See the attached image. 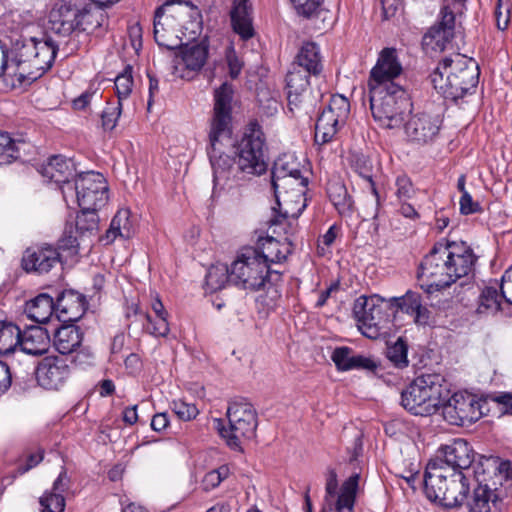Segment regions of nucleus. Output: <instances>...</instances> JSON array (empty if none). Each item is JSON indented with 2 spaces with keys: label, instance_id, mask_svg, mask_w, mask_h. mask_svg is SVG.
I'll return each instance as SVG.
<instances>
[{
  "label": "nucleus",
  "instance_id": "obj_43",
  "mask_svg": "<svg viewBox=\"0 0 512 512\" xmlns=\"http://www.w3.org/2000/svg\"><path fill=\"white\" fill-rule=\"evenodd\" d=\"M389 301L390 304H392L391 307L393 308L394 316L398 311L411 315L415 309H419L422 296L418 292L408 290L405 295L401 297H391Z\"/></svg>",
  "mask_w": 512,
  "mask_h": 512
},
{
  "label": "nucleus",
  "instance_id": "obj_51",
  "mask_svg": "<svg viewBox=\"0 0 512 512\" xmlns=\"http://www.w3.org/2000/svg\"><path fill=\"white\" fill-rule=\"evenodd\" d=\"M122 113V103L116 101L114 103H107V106L101 113V124L105 131H112L118 122Z\"/></svg>",
  "mask_w": 512,
  "mask_h": 512
},
{
  "label": "nucleus",
  "instance_id": "obj_46",
  "mask_svg": "<svg viewBox=\"0 0 512 512\" xmlns=\"http://www.w3.org/2000/svg\"><path fill=\"white\" fill-rule=\"evenodd\" d=\"M500 297L495 287H485L479 296V305L477 312L495 313L500 309Z\"/></svg>",
  "mask_w": 512,
  "mask_h": 512
},
{
  "label": "nucleus",
  "instance_id": "obj_63",
  "mask_svg": "<svg viewBox=\"0 0 512 512\" xmlns=\"http://www.w3.org/2000/svg\"><path fill=\"white\" fill-rule=\"evenodd\" d=\"M460 212L463 215H469L481 211V206L478 202L473 201L469 192H465L460 198Z\"/></svg>",
  "mask_w": 512,
  "mask_h": 512
},
{
  "label": "nucleus",
  "instance_id": "obj_29",
  "mask_svg": "<svg viewBox=\"0 0 512 512\" xmlns=\"http://www.w3.org/2000/svg\"><path fill=\"white\" fill-rule=\"evenodd\" d=\"M252 7L249 0H234L230 11V18L233 30L243 39L253 36L251 17Z\"/></svg>",
  "mask_w": 512,
  "mask_h": 512
},
{
  "label": "nucleus",
  "instance_id": "obj_64",
  "mask_svg": "<svg viewBox=\"0 0 512 512\" xmlns=\"http://www.w3.org/2000/svg\"><path fill=\"white\" fill-rule=\"evenodd\" d=\"M71 485V479L67 474L65 468H62V471L59 473L58 477L53 482V486L51 492L60 493L63 495Z\"/></svg>",
  "mask_w": 512,
  "mask_h": 512
},
{
  "label": "nucleus",
  "instance_id": "obj_17",
  "mask_svg": "<svg viewBox=\"0 0 512 512\" xmlns=\"http://www.w3.org/2000/svg\"><path fill=\"white\" fill-rule=\"evenodd\" d=\"M445 253V245L437 243L420 264V276L426 277L429 287L435 290H441L454 283L448 259L444 258Z\"/></svg>",
  "mask_w": 512,
  "mask_h": 512
},
{
  "label": "nucleus",
  "instance_id": "obj_53",
  "mask_svg": "<svg viewBox=\"0 0 512 512\" xmlns=\"http://www.w3.org/2000/svg\"><path fill=\"white\" fill-rule=\"evenodd\" d=\"M324 110L329 111L345 123L350 113V103L343 95H332L328 106Z\"/></svg>",
  "mask_w": 512,
  "mask_h": 512
},
{
  "label": "nucleus",
  "instance_id": "obj_59",
  "mask_svg": "<svg viewBox=\"0 0 512 512\" xmlns=\"http://www.w3.org/2000/svg\"><path fill=\"white\" fill-rule=\"evenodd\" d=\"M171 408L177 417L183 421H190L196 418L199 413L195 404L183 400L172 401Z\"/></svg>",
  "mask_w": 512,
  "mask_h": 512
},
{
  "label": "nucleus",
  "instance_id": "obj_10",
  "mask_svg": "<svg viewBox=\"0 0 512 512\" xmlns=\"http://www.w3.org/2000/svg\"><path fill=\"white\" fill-rule=\"evenodd\" d=\"M271 183L279 208V215L271 219V224L281 223V218L296 220L306 207L304 195L308 186V177L303 174L282 176L272 178Z\"/></svg>",
  "mask_w": 512,
  "mask_h": 512
},
{
  "label": "nucleus",
  "instance_id": "obj_1",
  "mask_svg": "<svg viewBox=\"0 0 512 512\" xmlns=\"http://www.w3.org/2000/svg\"><path fill=\"white\" fill-rule=\"evenodd\" d=\"M443 459L431 460L426 466L423 487L426 497L445 508L461 506L467 499L469 483L462 470L470 468L474 451L462 438L442 445Z\"/></svg>",
  "mask_w": 512,
  "mask_h": 512
},
{
  "label": "nucleus",
  "instance_id": "obj_33",
  "mask_svg": "<svg viewBox=\"0 0 512 512\" xmlns=\"http://www.w3.org/2000/svg\"><path fill=\"white\" fill-rule=\"evenodd\" d=\"M345 123L329 111L323 110L315 124V143L324 145L333 140L339 128Z\"/></svg>",
  "mask_w": 512,
  "mask_h": 512
},
{
  "label": "nucleus",
  "instance_id": "obj_28",
  "mask_svg": "<svg viewBox=\"0 0 512 512\" xmlns=\"http://www.w3.org/2000/svg\"><path fill=\"white\" fill-rule=\"evenodd\" d=\"M467 501L469 512H501L503 500L499 497L496 489L488 485L478 484L473 495Z\"/></svg>",
  "mask_w": 512,
  "mask_h": 512
},
{
  "label": "nucleus",
  "instance_id": "obj_4",
  "mask_svg": "<svg viewBox=\"0 0 512 512\" xmlns=\"http://www.w3.org/2000/svg\"><path fill=\"white\" fill-rule=\"evenodd\" d=\"M448 393L446 380L441 374H423L401 392V405L416 416L436 413Z\"/></svg>",
  "mask_w": 512,
  "mask_h": 512
},
{
  "label": "nucleus",
  "instance_id": "obj_37",
  "mask_svg": "<svg viewBox=\"0 0 512 512\" xmlns=\"http://www.w3.org/2000/svg\"><path fill=\"white\" fill-rule=\"evenodd\" d=\"M231 283L230 268L224 264L211 266L205 277V288L209 293H214Z\"/></svg>",
  "mask_w": 512,
  "mask_h": 512
},
{
  "label": "nucleus",
  "instance_id": "obj_60",
  "mask_svg": "<svg viewBox=\"0 0 512 512\" xmlns=\"http://www.w3.org/2000/svg\"><path fill=\"white\" fill-rule=\"evenodd\" d=\"M72 357V362L81 368H85L93 365L95 356L92 350L89 347L80 345L76 351H74Z\"/></svg>",
  "mask_w": 512,
  "mask_h": 512
},
{
  "label": "nucleus",
  "instance_id": "obj_41",
  "mask_svg": "<svg viewBox=\"0 0 512 512\" xmlns=\"http://www.w3.org/2000/svg\"><path fill=\"white\" fill-rule=\"evenodd\" d=\"M327 193L339 213L342 214L351 210L353 202L343 183L340 181L330 182L327 186Z\"/></svg>",
  "mask_w": 512,
  "mask_h": 512
},
{
  "label": "nucleus",
  "instance_id": "obj_6",
  "mask_svg": "<svg viewBox=\"0 0 512 512\" xmlns=\"http://www.w3.org/2000/svg\"><path fill=\"white\" fill-rule=\"evenodd\" d=\"M370 109L373 118L387 129L400 128L412 103L401 85H391L389 89H369Z\"/></svg>",
  "mask_w": 512,
  "mask_h": 512
},
{
  "label": "nucleus",
  "instance_id": "obj_2",
  "mask_svg": "<svg viewBox=\"0 0 512 512\" xmlns=\"http://www.w3.org/2000/svg\"><path fill=\"white\" fill-rule=\"evenodd\" d=\"M62 42L29 37L23 34L10 39V48L0 40V76L15 78L19 85H31L40 79L55 62Z\"/></svg>",
  "mask_w": 512,
  "mask_h": 512
},
{
  "label": "nucleus",
  "instance_id": "obj_61",
  "mask_svg": "<svg viewBox=\"0 0 512 512\" xmlns=\"http://www.w3.org/2000/svg\"><path fill=\"white\" fill-rule=\"evenodd\" d=\"M379 366L380 364L372 357L355 355L351 370H365L371 373H376Z\"/></svg>",
  "mask_w": 512,
  "mask_h": 512
},
{
  "label": "nucleus",
  "instance_id": "obj_54",
  "mask_svg": "<svg viewBox=\"0 0 512 512\" xmlns=\"http://www.w3.org/2000/svg\"><path fill=\"white\" fill-rule=\"evenodd\" d=\"M354 357L352 348L347 346L336 347L331 354V359L339 371H350Z\"/></svg>",
  "mask_w": 512,
  "mask_h": 512
},
{
  "label": "nucleus",
  "instance_id": "obj_38",
  "mask_svg": "<svg viewBox=\"0 0 512 512\" xmlns=\"http://www.w3.org/2000/svg\"><path fill=\"white\" fill-rule=\"evenodd\" d=\"M103 7L104 6H96L93 4L82 5V32L93 31L106 24L107 16Z\"/></svg>",
  "mask_w": 512,
  "mask_h": 512
},
{
  "label": "nucleus",
  "instance_id": "obj_20",
  "mask_svg": "<svg viewBox=\"0 0 512 512\" xmlns=\"http://www.w3.org/2000/svg\"><path fill=\"white\" fill-rule=\"evenodd\" d=\"M70 374V366L58 356L42 358L35 369L38 385L46 390H60L70 378Z\"/></svg>",
  "mask_w": 512,
  "mask_h": 512
},
{
  "label": "nucleus",
  "instance_id": "obj_40",
  "mask_svg": "<svg viewBox=\"0 0 512 512\" xmlns=\"http://www.w3.org/2000/svg\"><path fill=\"white\" fill-rule=\"evenodd\" d=\"M134 315L139 317V320H145L147 325H144L146 331L155 337H166L169 334L170 328L167 321V316L152 318L150 314L139 309L137 305L134 307Z\"/></svg>",
  "mask_w": 512,
  "mask_h": 512
},
{
  "label": "nucleus",
  "instance_id": "obj_7",
  "mask_svg": "<svg viewBox=\"0 0 512 512\" xmlns=\"http://www.w3.org/2000/svg\"><path fill=\"white\" fill-rule=\"evenodd\" d=\"M226 416L228 426L225 425V420L215 419V428L229 448L240 451L242 440L255 437L257 412L251 403L240 399L229 403Z\"/></svg>",
  "mask_w": 512,
  "mask_h": 512
},
{
  "label": "nucleus",
  "instance_id": "obj_9",
  "mask_svg": "<svg viewBox=\"0 0 512 512\" xmlns=\"http://www.w3.org/2000/svg\"><path fill=\"white\" fill-rule=\"evenodd\" d=\"M389 299L379 295L360 296L355 300L353 314L361 333L370 339H377L390 329L394 319Z\"/></svg>",
  "mask_w": 512,
  "mask_h": 512
},
{
  "label": "nucleus",
  "instance_id": "obj_45",
  "mask_svg": "<svg viewBox=\"0 0 512 512\" xmlns=\"http://www.w3.org/2000/svg\"><path fill=\"white\" fill-rule=\"evenodd\" d=\"M299 174H302V170L294 156L283 155L274 162L271 178H279L282 176L289 177Z\"/></svg>",
  "mask_w": 512,
  "mask_h": 512
},
{
  "label": "nucleus",
  "instance_id": "obj_18",
  "mask_svg": "<svg viewBox=\"0 0 512 512\" xmlns=\"http://www.w3.org/2000/svg\"><path fill=\"white\" fill-rule=\"evenodd\" d=\"M403 66L395 48L386 47L379 53L375 66L371 69L368 88L389 89L391 85H399L395 80L402 74Z\"/></svg>",
  "mask_w": 512,
  "mask_h": 512
},
{
  "label": "nucleus",
  "instance_id": "obj_44",
  "mask_svg": "<svg viewBox=\"0 0 512 512\" xmlns=\"http://www.w3.org/2000/svg\"><path fill=\"white\" fill-rule=\"evenodd\" d=\"M455 34L442 28L432 26L423 37V43L434 51H444Z\"/></svg>",
  "mask_w": 512,
  "mask_h": 512
},
{
  "label": "nucleus",
  "instance_id": "obj_27",
  "mask_svg": "<svg viewBox=\"0 0 512 512\" xmlns=\"http://www.w3.org/2000/svg\"><path fill=\"white\" fill-rule=\"evenodd\" d=\"M50 347V336L46 329L40 326H32L21 331L19 338L18 352L31 356H42L48 352Z\"/></svg>",
  "mask_w": 512,
  "mask_h": 512
},
{
  "label": "nucleus",
  "instance_id": "obj_13",
  "mask_svg": "<svg viewBox=\"0 0 512 512\" xmlns=\"http://www.w3.org/2000/svg\"><path fill=\"white\" fill-rule=\"evenodd\" d=\"M231 136H222L220 132L208 133L207 154L213 170L214 191L217 187L224 188L230 180H241L244 175L235 158L225 153V148L232 145Z\"/></svg>",
  "mask_w": 512,
  "mask_h": 512
},
{
  "label": "nucleus",
  "instance_id": "obj_62",
  "mask_svg": "<svg viewBox=\"0 0 512 512\" xmlns=\"http://www.w3.org/2000/svg\"><path fill=\"white\" fill-rule=\"evenodd\" d=\"M500 291L502 298L512 305V266L504 272L501 278Z\"/></svg>",
  "mask_w": 512,
  "mask_h": 512
},
{
  "label": "nucleus",
  "instance_id": "obj_26",
  "mask_svg": "<svg viewBox=\"0 0 512 512\" xmlns=\"http://www.w3.org/2000/svg\"><path fill=\"white\" fill-rule=\"evenodd\" d=\"M294 244L291 239L286 238L284 242L273 237H267L258 241L257 248L259 260L266 263L267 267L271 264H281L293 252Z\"/></svg>",
  "mask_w": 512,
  "mask_h": 512
},
{
  "label": "nucleus",
  "instance_id": "obj_36",
  "mask_svg": "<svg viewBox=\"0 0 512 512\" xmlns=\"http://www.w3.org/2000/svg\"><path fill=\"white\" fill-rule=\"evenodd\" d=\"M20 328L12 322L3 321L0 325V355L18 352Z\"/></svg>",
  "mask_w": 512,
  "mask_h": 512
},
{
  "label": "nucleus",
  "instance_id": "obj_32",
  "mask_svg": "<svg viewBox=\"0 0 512 512\" xmlns=\"http://www.w3.org/2000/svg\"><path fill=\"white\" fill-rule=\"evenodd\" d=\"M39 171L49 182H54L57 185L69 184V179L73 174L71 163L59 155L50 157Z\"/></svg>",
  "mask_w": 512,
  "mask_h": 512
},
{
  "label": "nucleus",
  "instance_id": "obj_15",
  "mask_svg": "<svg viewBox=\"0 0 512 512\" xmlns=\"http://www.w3.org/2000/svg\"><path fill=\"white\" fill-rule=\"evenodd\" d=\"M77 202L82 209L103 207L108 200V186L101 173L89 171L74 181Z\"/></svg>",
  "mask_w": 512,
  "mask_h": 512
},
{
  "label": "nucleus",
  "instance_id": "obj_55",
  "mask_svg": "<svg viewBox=\"0 0 512 512\" xmlns=\"http://www.w3.org/2000/svg\"><path fill=\"white\" fill-rule=\"evenodd\" d=\"M461 11H457L453 9L446 0L440 10L439 19L433 25L436 28H442L446 31L452 32L455 34V24H456V13H460Z\"/></svg>",
  "mask_w": 512,
  "mask_h": 512
},
{
  "label": "nucleus",
  "instance_id": "obj_49",
  "mask_svg": "<svg viewBox=\"0 0 512 512\" xmlns=\"http://www.w3.org/2000/svg\"><path fill=\"white\" fill-rule=\"evenodd\" d=\"M132 66L127 65L124 70L117 75L114 80L116 95L118 97L117 101L122 103L123 99H126L132 92L133 87V76H132Z\"/></svg>",
  "mask_w": 512,
  "mask_h": 512
},
{
  "label": "nucleus",
  "instance_id": "obj_47",
  "mask_svg": "<svg viewBox=\"0 0 512 512\" xmlns=\"http://www.w3.org/2000/svg\"><path fill=\"white\" fill-rule=\"evenodd\" d=\"M99 208L82 209L76 217V230L80 234L91 233L98 229L99 217L97 210Z\"/></svg>",
  "mask_w": 512,
  "mask_h": 512
},
{
  "label": "nucleus",
  "instance_id": "obj_48",
  "mask_svg": "<svg viewBox=\"0 0 512 512\" xmlns=\"http://www.w3.org/2000/svg\"><path fill=\"white\" fill-rule=\"evenodd\" d=\"M19 157L16 142L8 133L0 131V165L10 164Z\"/></svg>",
  "mask_w": 512,
  "mask_h": 512
},
{
  "label": "nucleus",
  "instance_id": "obj_31",
  "mask_svg": "<svg viewBox=\"0 0 512 512\" xmlns=\"http://www.w3.org/2000/svg\"><path fill=\"white\" fill-rule=\"evenodd\" d=\"M292 65L303 68L312 76H319L323 70L319 46L315 42L303 43Z\"/></svg>",
  "mask_w": 512,
  "mask_h": 512
},
{
  "label": "nucleus",
  "instance_id": "obj_30",
  "mask_svg": "<svg viewBox=\"0 0 512 512\" xmlns=\"http://www.w3.org/2000/svg\"><path fill=\"white\" fill-rule=\"evenodd\" d=\"M83 332L75 325H63L58 328L53 337V345L60 354H72L80 347Z\"/></svg>",
  "mask_w": 512,
  "mask_h": 512
},
{
  "label": "nucleus",
  "instance_id": "obj_22",
  "mask_svg": "<svg viewBox=\"0 0 512 512\" xmlns=\"http://www.w3.org/2000/svg\"><path fill=\"white\" fill-rule=\"evenodd\" d=\"M442 120L439 116L427 112L413 114L405 124V133L409 141L427 144L438 135Z\"/></svg>",
  "mask_w": 512,
  "mask_h": 512
},
{
  "label": "nucleus",
  "instance_id": "obj_58",
  "mask_svg": "<svg viewBox=\"0 0 512 512\" xmlns=\"http://www.w3.org/2000/svg\"><path fill=\"white\" fill-rule=\"evenodd\" d=\"M299 16L311 18L317 15L323 0H290Z\"/></svg>",
  "mask_w": 512,
  "mask_h": 512
},
{
  "label": "nucleus",
  "instance_id": "obj_8",
  "mask_svg": "<svg viewBox=\"0 0 512 512\" xmlns=\"http://www.w3.org/2000/svg\"><path fill=\"white\" fill-rule=\"evenodd\" d=\"M231 283L243 289L258 290L266 281H281L282 271L267 267L259 260L258 250L244 249L230 266Z\"/></svg>",
  "mask_w": 512,
  "mask_h": 512
},
{
  "label": "nucleus",
  "instance_id": "obj_34",
  "mask_svg": "<svg viewBox=\"0 0 512 512\" xmlns=\"http://www.w3.org/2000/svg\"><path fill=\"white\" fill-rule=\"evenodd\" d=\"M26 311L33 321L44 324L56 313V301L50 295L42 293L27 303Z\"/></svg>",
  "mask_w": 512,
  "mask_h": 512
},
{
  "label": "nucleus",
  "instance_id": "obj_25",
  "mask_svg": "<svg viewBox=\"0 0 512 512\" xmlns=\"http://www.w3.org/2000/svg\"><path fill=\"white\" fill-rule=\"evenodd\" d=\"M88 303L78 291L68 289L56 298V316L61 322H77L86 312Z\"/></svg>",
  "mask_w": 512,
  "mask_h": 512
},
{
  "label": "nucleus",
  "instance_id": "obj_52",
  "mask_svg": "<svg viewBox=\"0 0 512 512\" xmlns=\"http://www.w3.org/2000/svg\"><path fill=\"white\" fill-rule=\"evenodd\" d=\"M42 507L41 512H64L66 501L60 493L46 491L39 499Z\"/></svg>",
  "mask_w": 512,
  "mask_h": 512
},
{
  "label": "nucleus",
  "instance_id": "obj_57",
  "mask_svg": "<svg viewBox=\"0 0 512 512\" xmlns=\"http://www.w3.org/2000/svg\"><path fill=\"white\" fill-rule=\"evenodd\" d=\"M395 195L398 200H410L416 194V188L412 180L406 175L401 174L395 180Z\"/></svg>",
  "mask_w": 512,
  "mask_h": 512
},
{
  "label": "nucleus",
  "instance_id": "obj_23",
  "mask_svg": "<svg viewBox=\"0 0 512 512\" xmlns=\"http://www.w3.org/2000/svg\"><path fill=\"white\" fill-rule=\"evenodd\" d=\"M310 76L311 73L294 65L286 75L288 108L292 113L300 109L309 98Z\"/></svg>",
  "mask_w": 512,
  "mask_h": 512
},
{
  "label": "nucleus",
  "instance_id": "obj_5",
  "mask_svg": "<svg viewBox=\"0 0 512 512\" xmlns=\"http://www.w3.org/2000/svg\"><path fill=\"white\" fill-rule=\"evenodd\" d=\"M191 19V26L199 28L200 12L192 3L180 4L173 8L171 13L166 14L164 6H159L154 12L153 34L155 42L159 47L167 50H175L183 45L179 36L181 29H188L184 25V19Z\"/></svg>",
  "mask_w": 512,
  "mask_h": 512
},
{
  "label": "nucleus",
  "instance_id": "obj_11",
  "mask_svg": "<svg viewBox=\"0 0 512 512\" xmlns=\"http://www.w3.org/2000/svg\"><path fill=\"white\" fill-rule=\"evenodd\" d=\"M82 3L81 0L64 1L58 8L53 9L49 17V30L51 34L45 36L56 35L59 38H68L64 42L62 50L65 56L78 50V43L75 37L82 32Z\"/></svg>",
  "mask_w": 512,
  "mask_h": 512
},
{
  "label": "nucleus",
  "instance_id": "obj_21",
  "mask_svg": "<svg viewBox=\"0 0 512 512\" xmlns=\"http://www.w3.org/2000/svg\"><path fill=\"white\" fill-rule=\"evenodd\" d=\"M60 261L58 249L42 243L28 247L22 256L21 266L28 273H48Z\"/></svg>",
  "mask_w": 512,
  "mask_h": 512
},
{
  "label": "nucleus",
  "instance_id": "obj_35",
  "mask_svg": "<svg viewBox=\"0 0 512 512\" xmlns=\"http://www.w3.org/2000/svg\"><path fill=\"white\" fill-rule=\"evenodd\" d=\"M134 232V225L130 220V211L127 209H121L112 218L110 227L107 230L104 239H106V244H109L117 237L129 239L133 236Z\"/></svg>",
  "mask_w": 512,
  "mask_h": 512
},
{
  "label": "nucleus",
  "instance_id": "obj_50",
  "mask_svg": "<svg viewBox=\"0 0 512 512\" xmlns=\"http://www.w3.org/2000/svg\"><path fill=\"white\" fill-rule=\"evenodd\" d=\"M355 171L365 180L368 181L372 194L376 198V203L379 204V194L375 183L373 182L372 164L371 161L364 155L357 156L354 160Z\"/></svg>",
  "mask_w": 512,
  "mask_h": 512
},
{
  "label": "nucleus",
  "instance_id": "obj_56",
  "mask_svg": "<svg viewBox=\"0 0 512 512\" xmlns=\"http://www.w3.org/2000/svg\"><path fill=\"white\" fill-rule=\"evenodd\" d=\"M279 281L270 282L266 281V292L265 294L259 295L257 302L260 303L268 311L276 308L278 301L281 298V293L277 287Z\"/></svg>",
  "mask_w": 512,
  "mask_h": 512
},
{
  "label": "nucleus",
  "instance_id": "obj_16",
  "mask_svg": "<svg viewBox=\"0 0 512 512\" xmlns=\"http://www.w3.org/2000/svg\"><path fill=\"white\" fill-rule=\"evenodd\" d=\"M359 478V474L354 473L348 479H346L341 485L340 492L336 501L333 503L332 500L337 495L338 478L334 469H328L326 473L324 499L330 510L335 509L337 512H354V506L356 503V496L359 486Z\"/></svg>",
  "mask_w": 512,
  "mask_h": 512
},
{
  "label": "nucleus",
  "instance_id": "obj_39",
  "mask_svg": "<svg viewBox=\"0 0 512 512\" xmlns=\"http://www.w3.org/2000/svg\"><path fill=\"white\" fill-rule=\"evenodd\" d=\"M208 56V48L203 44L186 46L182 52V62L191 71H199L205 64Z\"/></svg>",
  "mask_w": 512,
  "mask_h": 512
},
{
  "label": "nucleus",
  "instance_id": "obj_12",
  "mask_svg": "<svg viewBox=\"0 0 512 512\" xmlns=\"http://www.w3.org/2000/svg\"><path fill=\"white\" fill-rule=\"evenodd\" d=\"M265 137L261 126L250 122L241 140L235 145V154L243 174L261 175L266 172Z\"/></svg>",
  "mask_w": 512,
  "mask_h": 512
},
{
  "label": "nucleus",
  "instance_id": "obj_24",
  "mask_svg": "<svg viewBox=\"0 0 512 512\" xmlns=\"http://www.w3.org/2000/svg\"><path fill=\"white\" fill-rule=\"evenodd\" d=\"M446 259L450 266V270L453 275V282L455 283L458 279L469 275L473 271L476 256L473 250L465 243H446Z\"/></svg>",
  "mask_w": 512,
  "mask_h": 512
},
{
  "label": "nucleus",
  "instance_id": "obj_42",
  "mask_svg": "<svg viewBox=\"0 0 512 512\" xmlns=\"http://www.w3.org/2000/svg\"><path fill=\"white\" fill-rule=\"evenodd\" d=\"M386 357L399 369L408 367V344L403 337H399L394 343L387 344Z\"/></svg>",
  "mask_w": 512,
  "mask_h": 512
},
{
  "label": "nucleus",
  "instance_id": "obj_14",
  "mask_svg": "<svg viewBox=\"0 0 512 512\" xmlns=\"http://www.w3.org/2000/svg\"><path fill=\"white\" fill-rule=\"evenodd\" d=\"M440 408L446 422L465 426L478 421L482 416L481 405L476 396L467 392H456Z\"/></svg>",
  "mask_w": 512,
  "mask_h": 512
},
{
  "label": "nucleus",
  "instance_id": "obj_19",
  "mask_svg": "<svg viewBox=\"0 0 512 512\" xmlns=\"http://www.w3.org/2000/svg\"><path fill=\"white\" fill-rule=\"evenodd\" d=\"M213 114L210 119L209 132H220L225 136L232 134L233 85L224 82L214 90Z\"/></svg>",
  "mask_w": 512,
  "mask_h": 512
},
{
  "label": "nucleus",
  "instance_id": "obj_3",
  "mask_svg": "<svg viewBox=\"0 0 512 512\" xmlns=\"http://www.w3.org/2000/svg\"><path fill=\"white\" fill-rule=\"evenodd\" d=\"M479 75V66L473 58L456 53L443 58L430 78L434 88L445 99L456 102L475 93Z\"/></svg>",
  "mask_w": 512,
  "mask_h": 512
}]
</instances>
